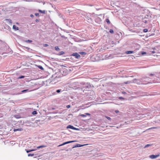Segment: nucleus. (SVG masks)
<instances>
[{
    "mask_svg": "<svg viewBox=\"0 0 160 160\" xmlns=\"http://www.w3.org/2000/svg\"><path fill=\"white\" fill-rule=\"evenodd\" d=\"M24 77V76H21L19 78H19V79H20V78H23Z\"/></svg>",
    "mask_w": 160,
    "mask_h": 160,
    "instance_id": "obj_23",
    "label": "nucleus"
},
{
    "mask_svg": "<svg viewBox=\"0 0 160 160\" xmlns=\"http://www.w3.org/2000/svg\"><path fill=\"white\" fill-rule=\"evenodd\" d=\"M55 50L57 51H58L60 50L58 46H56L55 48Z\"/></svg>",
    "mask_w": 160,
    "mask_h": 160,
    "instance_id": "obj_12",
    "label": "nucleus"
},
{
    "mask_svg": "<svg viewBox=\"0 0 160 160\" xmlns=\"http://www.w3.org/2000/svg\"><path fill=\"white\" fill-rule=\"evenodd\" d=\"M148 30L147 29H144L143 30V32H148Z\"/></svg>",
    "mask_w": 160,
    "mask_h": 160,
    "instance_id": "obj_19",
    "label": "nucleus"
},
{
    "mask_svg": "<svg viewBox=\"0 0 160 160\" xmlns=\"http://www.w3.org/2000/svg\"><path fill=\"white\" fill-rule=\"evenodd\" d=\"M23 129L22 128H18V129H14L13 130L14 132H16L17 131H22Z\"/></svg>",
    "mask_w": 160,
    "mask_h": 160,
    "instance_id": "obj_6",
    "label": "nucleus"
},
{
    "mask_svg": "<svg viewBox=\"0 0 160 160\" xmlns=\"http://www.w3.org/2000/svg\"><path fill=\"white\" fill-rule=\"evenodd\" d=\"M150 76H153L154 75L152 74H150Z\"/></svg>",
    "mask_w": 160,
    "mask_h": 160,
    "instance_id": "obj_35",
    "label": "nucleus"
},
{
    "mask_svg": "<svg viewBox=\"0 0 160 160\" xmlns=\"http://www.w3.org/2000/svg\"><path fill=\"white\" fill-rule=\"evenodd\" d=\"M39 68L42 69V70H43V68L41 66H39Z\"/></svg>",
    "mask_w": 160,
    "mask_h": 160,
    "instance_id": "obj_27",
    "label": "nucleus"
},
{
    "mask_svg": "<svg viewBox=\"0 0 160 160\" xmlns=\"http://www.w3.org/2000/svg\"><path fill=\"white\" fill-rule=\"evenodd\" d=\"M32 42V40H28L25 41L26 42Z\"/></svg>",
    "mask_w": 160,
    "mask_h": 160,
    "instance_id": "obj_18",
    "label": "nucleus"
},
{
    "mask_svg": "<svg viewBox=\"0 0 160 160\" xmlns=\"http://www.w3.org/2000/svg\"><path fill=\"white\" fill-rule=\"evenodd\" d=\"M152 52V53H154V52Z\"/></svg>",
    "mask_w": 160,
    "mask_h": 160,
    "instance_id": "obj_42",
    "label": "nucleus"
},
{
    "mask_svg": "<svg viewBox=\"0 0 160 160\" xmlns=\"http://www.w3.org/2000/svg\"><path fill=\"white\" fill-rule=\"evenodd\" d=\"M71 106L70 105H67L66 107L68 108H69Z\"/></svg>",
    "mask_w": 160,
    "mask_h": 160,
    "instance_id": "obj_29",
    "label": "nucleus"
},
{
    "mask_svg": "<svg viewBox=\"0 0 160 160\" xmlns=\"http://www.w3.org/2000/svg\"><path fill=\"white\" fill-rule=\"evenodd\" d=\"M84 145H80L79 144H77V147H81L83 146Z\"/></svg>",
    "mask_w": 160,
    "mask_h": 160,
    "instance_id": "obj_15",
    "label": "nucleus"
},
{
    "mask_svg": "<svg viewBox=\"0 0 160 160\" xmlns=\"http://www.w3.org/2000/svg\"><path fill=\"white\" fill-rule=\"evenodd\" d=\"M28 91V89H26V90H22V92H27V91Z\"/></svg>",
    "mask_w": 160,
    "mask_h": 160,
    "instance_id": "obj_25",
    "label": "nucleus"
},
{
    "mask_svg": "<svg viewBox=\"0 0 160 160\" xmlns=\"http://www.w3.org/2000/svg\"><path fill=\"white\" fill-rule=\"evenodd\" d=\"M32 114L33 115L36 114H37V112L36 111H34L32 112Z\"/></svg>",
    "mask_w": 160,
    "mask_h": 160,
    "instance_id": "obj_17",
    "label": "nucleus"
},
{
    "mask_svg": "<svg viewBox=\"0 0 160 160\" xmlns=\"http://www.w3.org/2000/svg\"><path fill=\"white\" fill-rule=\"evenodd\" d=\"M73 55L75 56L76 58H78L80 57V55L77 53H73Z\"/></svg>",
    "mask_w": 160,
    "mask_h": 160,
    "instance_id": "obj_3",
    "label": "nucleus"
},
{
    "mask_svg": "<svg viewBox=\"0 0 160 160\" xmlns=\"http://www.w3.org/2000/svg\"><path fill=\"white\" fill-rule=\"evenodd\" d=\"M39 13H36L35 14V15L36 16H39Z\"/></svg>",
    "mask_w": 160,
    "mask_h": 160,
    "instance_id": "obj_30",
    "label": "nucleus"
},
{
    "mask_svg": "<svg viewBox=\"0 0 160 160\" xmlns=\"http://www.w3.org/2000/svg\"><path fill=\"white\" fill-rule=\"evenodd\" d=\"M86 114L87 115H88V116H90V113H86Z\"/></svg>",
    "mask_w": 160,
    "mask_h": 160,
    "instance_id": "obj_32",
    "label": "nucleus"
},
{
    "mask_svg": "<svg viewBox=\"0 0 160 160\" xmlns=\"http://www.w3.org/2000/svg\"><path fill=\"white\" fill-rule=\"evenodd\" d=\"M16 24H18V22H17V23H16Z\"/></svg>",
    "mask_w": 160,
    "mask_h": 160,
    "instance_id": "obj_40",
    "label": "nucleus"
},
{
    "mask_svg": "<svg viewBox=\"0 0 160 160\" xmlns=\"http://www.w3.org/2000/svg\"><path fill=\"white\" fill-rule=\"evenodd\" d=\"M133 52H134L133 51H127L126 52V53L127 54L132 53Z\"/></svg>",
    "mask_w": 160,
    "mask_h": 160,
    "instance_id": "obj_7",
    "label": "nucleus"
},
{
    "mask_svg": "<svg viewBox=\"0 0 160 160\" xmlns=\"http://www.w3.org/2000/svg\"><path fill=\"white\" fill-rule=\"evenodd\" d=\"M159 156V154H158L157 155H152L149 156V158L152 159H153L156 158H157Z\"/></svg>",
    "mask_w": 160,
    "mask_h": 160,
    "instance_id": "obj_1",
    "label": "nucleus"
},
{
    "mask_svg": "<svg viewBox=\"0 0 160 160\" xmlns=\"http://www.w3.org/2000/svg\"><path fill=\"white\" fill-rule=\"evenodd\" d=\"M151 146V144H147L145 146V148H146L147 147H148L149 146Z\"/></svg>",
    "mask_w": 160,
    "mask_h": 160,
    "instance_id": "obj_21",
    "label": "nucleus"
},
{
    "mask_svg": "<svg viewBox=\"0 0 160 160\" xmlns=\"http://www.w3.org/2000/svg\"><path fill=\"white\" fill-rule=\"evenodd\" d=\"M115 112L116 113H117L118 112H119V111H118V110H117V111L116 110V111H115Z\"/></svg>",
    "mask_w": 160,
    "mask_h": 160,
    "instance_id": "obj_33",
    "label": "nucleus"
},
{
    "mask_svg": "<svg viewBox=\"0 0 160 160\" xmlns=\"http://www.w3.org/2000/svg\"><path fill=\"white\" fill-rule=\"evenodd\" d=\"M56 92L57 93H59L61 92V90L58 89L56 91Z\"/></svg>",
    "mask_w": 160,
    "mask_h": 160,
    "instance_id": "obj_26",
    "label": "nucleus"
},
{
    "mask_svg": "<svg viewBox=\"0 0 160 160\" xmlns=\"http://www.w3.org/2000/svg\"><path fill=\"white\" fill-rule=\"evenodd\" d=\"M60 55H62L64 53V52L63 51H61L60 52Z\"/></svg>",
    "mask_w": 160,
    "mask_h": 160,
    "instance_id": "obj_28",
    "label": "nucleus"
},
{
    "mask_svg": "<svg viewBox=\"0 0 160 160\" xmlns=\"http://www.w3.org/2000/svg\"><path fill=\"white\" fill-rule=\"evenodd\" d=\"M34 150H34V149H32V150H27L26 152H27L28 153L30 152L34 151Z\"/></svg>",
    "mask_w": 160,
    "mask_h": 160,
    "instance_id": "obj_14",
    "label": "nucleus"
},
{
    "mask_svg": "<svg viewBox=\"0 0 160 160\" xmlns=\"http://www.w3.org/2000/svg\"><path fill=\"white\" fill-rule=\"evenodd\" d=\"M46 147V146H45V145H41V146L38 147L37 148H40Z\"/></svg>",
    "mask_w": 160,
    "mask_h": 160,
    "instance_id": "obj_9",
    "label": "nucleus"
},
{
    "mask_svg": "<svg viewBox=\"0 0 160 160\" xmlns=\"http://www.w3.org/2000/svg\"><path fill=\"white\" fill-rule=\"evenodd\" d=\"M106 22L108 24H109L110 23V21L108 19H106Z\"/></svg>",
    "mask_w": 160,
    "mask_h": 160,
    "instance_id": "obj_10",
    "label": "nucleus"
},
{
    "mask_svg": "<svg viewBox=\"0 0 160 160\" xmlns=\"http://www.w3.org/2000/svg\"><path fill=\"white\" fill-rule=\"evenodd\" d=\"M119 98L121 99L123 98L122 97H120Z\"/></svg>",
    "mask_w": 160,
    "mask_h": 160,
    "instance_id": "obj_38",
    "label": "nucleus"
},
{
    "mask_svg": "<svg viewBox=\"0 0 160 160\" xmlns=\"http://www.w3.org/2000/svg\"><path fill=\"white\" fill-rule=\"evenodd\" d=\"M34 155L33 153H29L28 154V156H33Z\"/></svg>",
    "mask_w": 160,
    "mask_h": 160,
    "instance_id": "obj_13",
    "label": "nucleus"
},
{
    "mask_svg": "<svg viewBox=\"0 0 160 160\" xmlns=\"http://www.w3.org/2000/svg\"><path fill=\"white\" fill-rule=\"evenodd\" d=\"M105 117H106V118L107 119H108V120H111V118L110 117H108V116H106Z\"/></svg>",
    "mask_w": 160,
    "mask_h": 160,
    "instance_id": "obj_22",
    "label": "nucleus"
},
{
    "mask_svg": "<svg viewBox=\"0 0 160 160\" xmlns=\"http://www.w3.org/2000/svg\"><path fill=\"white\" fill-rule=\"evenodd\" d=\"M132 82L131 81H127L126 82H124V83L125 84H129L131 83H132Z\"/></svg>",
    "mask_w": 160,
    "mask_h": 160,
    "instance_id": "obj_11",
    "label": "nucleus"
},
{
    "mask_svg": "<svg viewBox=\"0 0 160 160\" xmlns=\"http://www.w3.org/2000/svg\"><path fill=\"white\" fill-rule=\"evenodd\" d=\"M123 93H125V92H123Z\"/></svg>",
    "mask_w": 160,
    "mask_h": 160,
    "instance_id": "obj_41",
    "label": "nucleus"
},
{
    "mask_svg": "<svg viewBox=\"0 0 160 160\" xmlns=\"http://www.w3.org/2000/svg\"><path fill=\"white\" fill-rule=\"evenodd\" d=\"M67 128H70L72 129H75L76 128L72 126L71 125H69L67 127Z\"/></svg>",
    "mask_w": 160,
    "mask_h": 160,
    "instance_id": "obj_4",
    "label": "nucleus"
},
{
    "mask_svg": "<svg viewBox=\"0 0 160 160\" xmlns=\"http://www.w3.org/2000/svg\"><path fill=\"white\" fill-rule=\"evenodd\" d=\"M144 53H146V52H143V53H142V54H144Z\"/></svg>",
    "mask_w": 160,
    "mask_h": 160,
    "instance_id": "obj_39",
    "label": "nucleus"
},
{
    "mask_svg": "<svg viewBox=\"0 0 160 160\" xmlns=\"http://www.w3.org/2000/svg\"><path fill=\"white\" fill-rule=\"evenodd\" d=\"M30 16H31V17H33V15L31 14V15Z\"/></svg>",
    "mask_w": 160,
    "mask_h": 160,
    "instance_id": "obj_34",
    "label": "nucleus"
},
{
    "mask_svg": "<svg viewBox=\"0 0 160 160\" xmlns=\"http://www.w3.org/2000/svg\"><path fill=\"white\" fill-rule=\"evenodd\" d=\"M109 32L111 33H113L114 32L113 30L112 29L110 30Z\"/></svg>",
    "mask_w": 160,
    "mask_h": 160,
    "instance_id": "obj_16",
    "label": "nucleus"
},
{
    "mask_svg": "<svg viewBox=\"0 0 160 160\" xmlns=\"http://www.w3.org/2000/svg\"><path fill=\"white\" fill-rule=\"evenodd\" d=\"M12 28L15 30H19V28L15 25H13Z\"/></svg>",
    "mask_w": 160,
    "mask_h": 160,
    "instance_id": "obj_5",
    "label": "nucleus"
},
{
    "mask_svg": "<svg viewBox=\"0 0 160 160\" xmlns=\"http://www.w3.org/2000/svg\"><path fill=\"white\" fill-rule=\"evenodd\" d=\"M38 11L39 12L41 13H44V14H45V10L42 11L41 10H39Z\"/></svg>",
    "mask_w": 160,
    "mask_h": 160,
    "instance_id": "obj_8",
    "label": "nucleus"
},
{
    "mask_svg": "<svg viewBox=\"0 0 160 160\" xmlns=\"http://www.w3.org/2000/svg\"><path fill=\"white\" fill-rule=\"evenodd\" d=\"M80 116H82L83 117H85L86 116V115H85L84 114H82L80 115Z\"/></svg>",
    "mask_w": 160,
    "mask_h": 160,
    "instance_id": "obj_24",
    "label": "nucleus"
},
{
    "mask_svg": "<svg viewBox=\"0 0 160 160\" xmlns=\"http://www.w3.org/2000/svg\"><path fill=\"white\" fill-rule=\"evenodd\" d=\"M75 141H70L65 142L63 143V144H62L61 145H60L59 146H61L65 145L67 144H68V143L72 142H75Z\"/></svg>",
    "mask_w": 160,
    "mask_h": 160,
    "instance_id": "obj_2",
    "label": "nucleus"
},
{
    "mask_svg": "<svg viewBox=\"0 0 160 160\" xmlns=\"http://www.w3.org/2000/svg\"><path fill=\"white\" fill-rule=\"evenodd\" d=\"M157 128L156 127H152L151 128H150L149 129H155V128Z\"/></svg>",
    "mask_w": 160,
    "mask_h": 160,
    "instance_id": "obj_31",
    "label": "nucleus"
},
{
    "mask_svg": "<svg viewBox=\"0 0 160 160\" xmlns=\"http://www.w3.org/2000/svg\"><path fill=\"white\" fill-rule=\"evenodd\" d=\"M45 46H46V47H47V46H48V44H45Z\"/></svg>",
    "mask_w": 160,
    "mask_h": 160,
    "instance_id": "obj_37",
    "label": "nucleus"
},
{
    "mask_svg": "<svg viewBox=\"0 0 160 160\" xmlns=\"http://www.w3.org/2000/svg\"><path fill=\"white\" fill-rule=\"evenodd\" d=\"M7 20H8V21H9V22L10 23H12V20H11V19H6Z\"/></svg>",
    "mask_w": 160,
    "mask_h": 160,
    "instance_id": "obj_20",
    "label": "nucleus"
},
{
    "mask_svg": "<svg viewBox=\"0 0 160 160\" xmlns=\"http://www.w3.org/2000/svg\"><path fill=\"white\" fill-rule=\"evenodd\" d=\"M137 80L136 79H134V81H133V82H135V81Z\"/></svg>",
    "mask_w": 160,
    "mask_h": 160,
    "instance_id": "obj_36",
    "label": "nucleus"
}]
</instances>
